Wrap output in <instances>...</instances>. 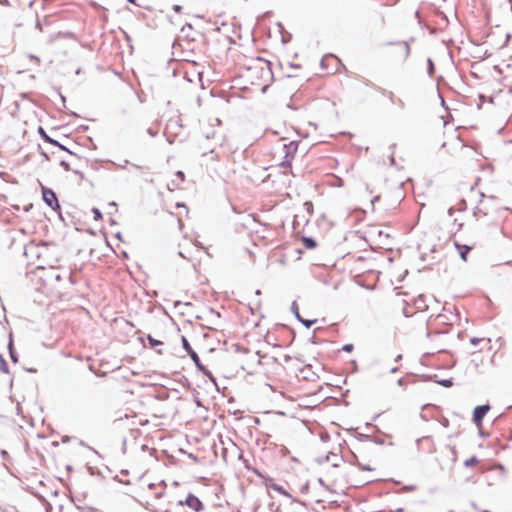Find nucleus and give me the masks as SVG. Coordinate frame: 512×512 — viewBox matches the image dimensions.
<instances>
[{
	"label": "nucleus",
	"mask_w": 512,
	"mask_h": 512,
	"mask_svg": "<svg viewBox=\"0 0 512 512\" xmlns=\"http://www.w3.org/2000/svg\"><path fill=\"white\" fill-rule=\"evenodd\" d=\"M48 256L49 257L43 258L39 261V266H32L34 269L33 273L39 280L43 281L44 283L59 281L61 277L56 269L57 259L55 252L52 251L50 254H48Z\"/></svg>",
	"instance_id": "nucleus-1"
},
{
	"label": "nucleus",
	"mask_w": 512,
	"mask_h": 512,
	"mask_svg": "<svg viewBox=\"0 0 512 512\" xmlns=\"http://www.w3.org/2000/svg\"><path fill=\"white\" fill-rule=\"evenodd\" d=\"M52 251L54 249L47 244L30 242L24 248V256L29 266H39V261L49 257Z\"/></svg>",
	"instance_id": "nucleus-2"
},
{
	"label": "nucleus",
	"mask_w": 512,
	"mask_h": 512,
	"mask_svg": "<svg viewBox=\"0 0 512 512\" xmlns=\"http://www.w3.org/2000/svg\"><path fill=\"white\" fill-rule=\"evenodd\" d=\"M410 54V46L407 42L401 41L392 43L386 50V56L393 62H404Z\"/></svg>",
	"instance_id": "nucleus-3"
},
{
	"label": "nucleus",
	"mask_w": 512,
	"mask_h": 512,
	"mask_svg": "<svg viewBox=\"0 0 512 512\" xmlns=\"http://www.w3.org/2000/svg\"><path fill=\"white\" fill-rule=\"evenodd\" d=\"M248 73L250 74L249 77H253V74L255 73L257 76V79L259 80L257 83L254 81H251L252 84L257 85H263L264 82L267 80L268 76L270 75L268 63L265 61H262L261 59H257L254 62L253 66H250L248 68Z\"/></svg>",
	"instance_id": "nucleus-4"
},
{
	"label": "nucleus",
	"mask_w": 512,
	"mask_h": 512,
	"mask_svg": "<svg viewBox=\"0 0 512 512\" xmlns=\"http://www.w3.org/2000/svg\"><path fill=\"white\" fill-rule=\"evenodd\" d=\"M298 150V142L290 141L289 143L282 144V151L284 153V160L282 161V165L289 166L291 159L295 156Z\"/></svg>",
	"instance_id": "nucleus-5"
},
{
	"label": "nucleus",
	"mask_w": 512,
	"mask_h": 512,
	"mask_svg": "<svg viewBox=\"0 0 512 512\" xmlns=\"http://www.w3.org/2000/svg\"><path fill=\"white\" fill-rule=\"evenodd\" d=\"M42 196L43 200L49 207H51L54 210L59 208V203L56 194L51 189L42 187Z\"/></svg>",
	"instance_id": "nucleus-6"
},
{
	"label": "nucleus",
	"mask_w": 512,
	"mask_h": 512,
	"mask_svg": "<svg viewBox=\"0 0 512 512\" xmlns=\"http://www.w3.org/2000/svg\"><path fill=\"white\" fill-rule=\"evenodd\" d=\"M489 410V405H480L475 407L473 411V421L477 426L481 425L483 418L485 417Z\"/></svg>",
	"instance_id": "nucleus-7"
},
{
	"label": "nucleus",
	"mask_w": 512,
	"mask_h": 512,
	"mask_svg": "<svg viewBox=\"0 0 512 512\" xmlns=\"http://www.w3.org/2000/svg\"><path fill=\"white\" fill-rule=\"evenodd\" d=\"M354 458H355V461L356 463L358 464V466L363 469V470H367V471H373L375 469V460L374 459H365L364 457H362V459H360V457L357 455V454H354Z\"/></svg>",
	"instance_id": "nucleus-8"
},
{
	"label": "nucleus",
	"mask_w": 512,
	"mask_h": 512,
	"mask_svg": "<svg viewBox=\"0 0 512 512\" xmlns=\"http://www.w3.org/2000/svg\"><path fill=\"white\" fill-rule=\"evenodd\" d=\"M454 246L458 250L459 255L463 261H467V254L475 247V243L470 245L460 244L457 241H454Z\"/></svg>",
	"instance_id": "nucleus-9"
},
{
	"label": "nucleus",
	"mask_w": 512,
	"mask_h": 512,
	"mask_svg": "<svg viewBox=\"0 0 512 512\" xmlns=\"http://www.w3.org/2000/svg\"><path fill=\"white\" fill-rule=\"evenodd\" d=\"M464 466L467 468H476L479 473H484L485 468L482 465L480 459H478L476 456H472L464 461Z\"/></svg>",
	"instance_id": "nucleus-10"
},
{
	"label": "nucleus",
	"mask_w": 512,
	"mask_h": 512,
	"mask_svg": "<svg viewBox=\"0 0 512 512\" xmlns=\"http://www.w3.org/2000/svg\"><path fill=\"white\" fill-rule=\"evenodd\" d=\"M185 244L188 246V249L186 250H180L179 255L187 260H193V252H199V248L188 241H185Z\"/></svg>",
	"instance_id": "nucleus-11"
},
{
	"label": "nucleus",
	"mask_w": 512,
	"mask_h": 512,
	"mask_svg": "<svg viewBox=\"0 0 512 512\" xmlns=\"http://www.w3.org/2000/svg\"><path fill=\"white\" fill-rule=\"evenodd\" d=\"M185 504L193 509L194 511H200L203 509L202 502L194 495L189 494L185 500Z\"/></svg>",
	"instance_id": "nucleus-12"
},
{
	"label": "nucleus",
	"mask_w": 512,
	"mask_h": 512,
	"mask_svg": "<svg viewBox=\"0 0 512 512\" xmlns=\"http://www.w3.org/2000/svg\"><path fill=\"white\" fill-rule=\"evenodd\" d=\"M464 226V219L462 217H455L452 220L451 237H454L458 232L462 230Z\"/></svg>",
	"instance_id": "nucleus-13"
},
{
	"label": "nucleus",
	"mask_w": 512,
	"mask_h": 512,
	"mask_svg": "<svg viewBox=\"0 0 512 512\" xmlns=\"http://www.w3.org/2000/svg\"><path fill=\"white\" fill-rule=\"evenodd\" d=\"M339 63V59L334 55H326L321 60L322 67H326L328 65H337Z\"/></svg>",
	"instance_id": "nucleus-14"
},
{
	"label": "nucleus",
	"mask_w": 512,
	"mask_h": 512,
	"mask_svg": "<svg viewBox=\"0 0 512 512\" xmlns=\"http://www.w3.org/2000/svg\"><path fill=\"white\" fill-rule=\"evenodd\" d=\"M39 133L41 134V136L43 137V139L45 140V142L47 143H50L52 145H55V146H58L60 147L61 149H65L61 144H59L57 141L53 140L52 138H50L46 132L44 131L43 128H40L39 129Z\"/></svg>",
	"instance_id": "nucleus-15"
},
{
	"label": "nucleus",
	"mask_w": 512,
	"mask_h": 512,
	"mask_svg": "<svg viewBox=\"0 0 512 512\" xmlns=\"http://www.w3.org/2000/svg\"><path fill=\"white\" fill-rule=\"evenodd\" d=\"M191 359L193 360V362L195 363V365L197 366V368L203 372H205V367L204 365L201 363L200 359H199V356L196 352H192L191 355H190Z\"/></svg>",
	"instance_id": "nucleus-16"
},
{
	"label": "nucleus",
	"mask_w": 512,
	"mask_h": 512,
	"mask_svg": "<svg viewBox=\"0 0 512 512\" xmlns=\"http://www.w3.org/2000/svg\"><path fill=\"white\" fill-rule=\"evenodd\" d=\"M326 476L329 480H331L333 483H336L338 481L341 480L342 476L341 475H336L332 469H327L326 470Z\"/></svg>",
	"instance_id": "nucleus-17"
},
{
	"label": "nucleus",
	"mask_w": 512,
	"mask_h": 512,
	"mask_svg": "<svg viewBox=\"0 0 512 512\" xmlns=\"http://www.w3.org/2000/svg\"><path fill=\"white\" fill-rule=\"evenodd\" d=\"M302 243H303L304 247L307 249H313L316 247V242L313 239L308 238V237H303Z\"/></svg>",
	"instance_id": "nucleus-18"
},
{
	"label": "nucleus",
	"mask_w": 512,
	"mask_h": 512,
	"mask_svg": "<svg viewBox=\"0 0 512 512\" xmlns=\"http://www.w3.org/2000/svg\"><path fill=\"white\" fill-rule=\"evenodd\" d=\"M182 344H183L184 349L187 351V353L189 355H191L192 352H195L192 349L191 345L189 344L188 340L184 336L182 337Z\"/></svg>",
	"instance_id": "nucleus-19"
},
{
	"label": "nucleus",
	"mask_w": 512,
	"mask_h": 512,
	"mask_svg": "<svg viewBox=\"0 0 512 512\" xmlns=\"http://www.w3.org/2000/svg\"><path fill=\"white\" fill-rule=\"evenodd\" d=\"M175 176H176V178H177V179H176V180H177V182H179V183H183V182H184V180H185V176H184V173H183V172L178 171V172H176Z\"/></svg>",
	"instance_id": "nucleus-20"
},
{
	"label": "nucleus",
	"mask_w": 512,
	"mask_h": 512,
	"mask_svg": "<svg viewBox=\"0 0 512 512\" xmlns=\"http://www.w3.org/2000/svg\"><path fill=\"white\" fill-rule=\"evenodd\" d=\"M353 345L352 344H346L342 347V350L343 351H346L348 353L352 352L353 351Z\"/></svg>",
	"instance_id": "nucleus-21"
},
{
	"label": "nucleus",
	"mask_w": 512,
	"mask_h": 512,
	"mask_svg": "<svg viewBox=\"0 0 512 512\" xmlns=\"http://www.w3.org/2000/svg\"><path fill=\"white\" fill-rule=\"evenodd\" d=\"M60 165L66 170V171H69L70 170V166L67 162L65 161H61Z\"/></svg>",
	"instance_id": "nucleus-22"
},
{
	"label": "nucleus",
	"mask_w": 512,
	"mask_h": 512,
	"mask_svg": "<svg viewBox=\"0 0 512 512\" xmlns=\"http://www.w3.org/2000/svg\"><path fill=\"white\" fill-rule=\"evenodd\" d=\"M177 208H180V209H183V211L185 212V214L188 213V209L185 205H182V204H177Z\"/></svg>",
	"instance_id": "nucleus-23"
},
{
	"label": "nucleus",
	"mask_w": 512,
	"mask_h": 512,
	"mask_svg": "<svg viewBox=\"0 0 512 512\" xmlns=\"http://www.w3.org/2000/svg\"><path fill=\"white\" fill-rule=\"evenodd\" d=\"M93 212H94V214H95V218H96V219H97V218H101V213L99 212V210L94 209V210H93Z\"/></svg>",
	"instance_id": "nucleus-24"
},
{
	"label": "nucleus",
	"mask_w": 512,
	"mask_h": 512,
	"mask_svg": "<svg viewBox=\"0 0 512 512\" xmlns=\"http://www.w3.org/2000/svg\"><path fill=\"white\" fill-rule=\"evenodd\" d=\"M173 9H174V11H176V12H180V11H181V9H182V7H181V6H179V5H175V6L173 7Z\"/></svg>",
	"instance_id": "nucleus-25"
},
{
	"label": "nucleus",
	"mask_w": 512,
	"mask_h": 512,
	"mask_svg": "<svg viewBox=\"0 0 512 512\" xmlns=\"http://www.w3.org/2000/svg\"><path fill=\"white\" fill-rule=\"evenodd\" d=\"M453 214H454V209H453V208H450V209H449V215H450V217H452V216H453Z\"/></svg>",
	"instance_id": "nucleus-26"
},
{
	"label": "nucleus",
	"mask_w": 512,
	"mask_h": 512,
	"mask_svg": "<svg viewBox=\"0 0 512 512\" xmlns=\"http://www.w3.org/2000/svg\"><path fill=\"white\" fill-rule=\"evenodd\" d=\"M478 341H479V340H478V339H476V338L471 339V342H472L473 344H476Z\"/></svg>",
	"instance_id": "nucleus-27"
},
{
	"label": "nucleus",
	"mask_w": 512,
	"mask_h": 512,
	"mask_svg": "<svg viewBox=\"0 0 512 512\" xmlns=\"http://www.w3.org/2000/svg\"><path fill=\"white\" fill-rule=\"evenodd\" d=\"M365 452V450H359V453L362 455Z\"/></svg>",
	"instance_id": "nucleus-28"
},
{
	"label": "nucleus",
	"mask_w": 512,
	"mask_h": 512,
	"mask_svg": "<svg viewBox=\"0 0 512 512\" xmlns=\"http://www.w3.org/2000/svg\"><path fill=\"white\" fill-rule=\"evenodd\" d=\"M482 512H489V511H487V510H483Z\"/></svg>",
	"instance_id": "nucleus-29"
}]
</instances>
